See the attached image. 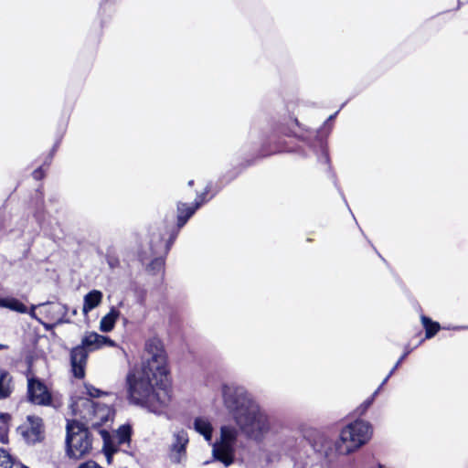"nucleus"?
<instances>
[{"mask_svg": "<svg viewBox=\"0 0 468 468\" xmlns=\"http://www.w3.org/2000/svg\"><path fill=\"white\" fill-rule=\"evenodd\" d=\"M145 361L142 367L133 369L126 377L130 403L161 415L171 402V389L166 382L167 356L162 341L156 337L146 341Z\"/></svg>", "mask_w": 468, "mask_h": 468, "instance_id": "obj_1", "label": "nucleus"}, {"mask_svg": "<svg viewBox=\"0 0 468 468\" xmlns=\"http://www.w3.org/2000/svg\"><path fill=\"white\" fill-rule=\"evenodd\" d=\"M222 396L225 406L247 437L261 441L275 431L276 420L261 409L244 388L223 385Z\"/></svg>", "mask_w": 468, "mask_h": 468, "instance_id": "obj_2", "label": "nucleus"}, {"mask_svg": "<svg viewBox=\"0 0 468 468\" xmlns=\"http://www.w3.org/2000/svg\"><path fill=\"white\" fill-rule=\"evenodd\" d=\"M116 346V343L108 336L99 335L96 332H86L81 344L71 350L70 361L73 375L82 378L85 375V366L88 353L102 348L103 346Z\"/></svg>", "mask_w": 468, "mask_h": 468, "instance_id": "obj_3", "label": "nucleus"}, {"mask_svg": "<svg viewBox=\"0 0 468 468\" xmlns=\"http://www.w3.org/2000/svg\"><path fill=\"white\" fill-rule=\"evenodd\" d=\"M372 436L371 425L364 420H356L344 427L336 441L340 454H349L366 444Z\"/></svg>", "mask_w": 468, "mask_h": 468, "instance_id": "obj_4", "label": "nucleus"}, {"mask_svg": "<svg viewBox=\"0 0 468 468\" xmlns=\"http://www.w3.org/2000/svg\"><path fill=\"white\" fill-rule=\"evenodd\" d=\"M92 440L83 422L78 420H68L66 453L69 458L79 460L90 453Z\"/></svg>", "mask_w": 468, "mask_h": 468, "instance_id": "obj_5", "label": "nucleus"}, {"mask_svg": "<svg viewBox=\"0 0 468 468\" xmlns=\"http://www.w3.org/2000/svg\"><path fill=\"white\" fill-rule=\"evenodd\" d=\"M238 436L235 427L224 425L220 429V439L212 444V453L216 460L229 466L234 460V447Z\"/></svg>", "mask_w": 468, "mask_h": 468, "instance_id": "obj_6", "label": "nucleus"}, {"mask_svg": "<svg viewBox=\"0 0 468 468\" xmlns=\"http://www.w3.org/2000/svg\"><path fill=\"white\" fill-rule=\"evenodd\" d=\"M27 396L30 402L49 406L52 403V395L48 388L38 378L27 374Z\"/></svg>", "mask_w": 468, "mask_h": 468, "instance_id": "obj_7", "label": "nucleus"}, {"mask_svg": "<svg viewBox=\"0 0 468 468\" xmlns=\"http://www.w3.org/2000/svg\"><path fill=\"white\" fill-rule=\"evenodd\" d=\"M188 443L187 432L179 429L174 431L169 447V458L175 463H181L186 457V447Z\"/></svg>", "mask_w": 468, "mask_h": 468, "instance_id": "obj_8", "label": "nucleus"}, {"mask_svg": "<svg viewBox=\"0 0 468 468\" xmlns=\"http://www.w3.org/2000/svg\"><path fill=\"white\" fill-rule=\"evenodd\" d=\"M21 429L22 435L27 443L35 444L42 441L44 437L42 420L38 417L28 416L27 425Z\"/></svg>", "mask_w": 468, "mask_h": 468, "instance_id": "obj_9", "label": "nucleus"}, {"mask_svg": "<svg viewBox=\"0 0 468 468\" xmlns=\"http://www.w3.org/2000/svg\"><path fill=\"white\" fill-rule=\"evenodd\" d=\"M85 422L90 423L91 426H100L110 420L113 415L112 410L106 404L95 402L91 413L86 410Z\"/></svg>", "mask_w": 468, "mask_h": 468, "instance_id": "obj_10", "label": "nucleus"}, {"mask_svg": "<svg viewBox=\"0 0 468 468\" xmlns=\"http://www.w3.org/2000/svg\"><path fill=\"white\" fill-rule=\"evenodd\" d=\"M132 428L128 424L122 425L114 433L112 441L107 442V454L117 451V447L122 444H129L131 440Z\"/></svg>", "mask_w": 468, "mask_h": 468, "instance_id": "obj_11", "label": "nucleus"}, {"mask_svg": "<svg viewBox=\"0 0 468 468\" xmlns=\"http://www.w3.org/2000/svg\"><path fill=\"white\" fill-rule=\"evenodd\" d=\"M95 406V402L89 398L79 397L77 399H73L69 409L71 413L76 418H80L81 420L85 421V411L88 410L91 413L92 409Z\"/></svg>", "mask_w": 468, "mask_h": 468, "instance_id": "obj_12", "label": "nucleus"}, {"mask_svg": "<svg viewBox=\"0 0 468 468\" xmlns=\"http://www.w3.org/2000/svg\"><path fill=\"white\" fill-rule=\"evenodd\" d=\"M204 202L203 196H198L195 201L194 207H190L187 204L181 203L177 206V224L178 227H183L188 218L195 213V211Z\"/></svg>", "mask_w": 468, "mask_h": 468, "instance_id": "obj_13", "label": "nucleus"}, {"mask_svg": "<svg viewBox=\"0 0 468 468\" xmlns=\"http://www.w3.org/2000/svg\"><path fill=\"white\" fill-rule=\"evenodd\" d=\"M194 429L197 432L201 434L209 443L212 440V424L206 417H197L194 420Z\"/></svg>", "mask_w": 468, "mask_h": 468, "instance_id": "obj_14", "label": "nucleus"}, {"mask_svg": "<svg viewBox=\"0 0 468 468\" xmlns=\"http://www.w3.org/2000/svg\"><path fill=\"white\" fill-rule=\"evenodd\" d=\"M39 308L40 313L52 321H60L61 315L65 313V306L59 303L39 304Z\"/></svg>", "mask_w": 468, "mask_h": 468, "instance_id": "obj_15", "label": "nucleus"}, {"mask_svg": "<svg viewBox=\"0 0 468 468\" xmlns=\"http://www.w3.org/2000/svg\"><path fill=\"white\" fill-rule=\"evenodd\" d=\"M102 300V292L92 290L84 296L82 312L87 314L89 312L99 306Z\"/></svg>", "mask_w": 468, "mask_h": 468, "instance_id": "obj_16", "label": "nucleus"}, {"mask_svg": "<svg viewBox=\"0 0 468 468\" xmlns=\"http://www.w3.org/2000/svg\"><path fill=\"white\" fill-rule=\"evenodd\" d=\"M119 316L120 312L116 308L112 307L110 312L101 319L99 326L100 330L103 333L111 332L114 328Z\"/></svg>", "mask_w": 468, "mask_h": 468, "instance_id": "obj_17", "label": "nucleus"}, {"mask_svg": "<svg viewBox=\"0 0 468 468\" xmlns=\"http://www.w3.org/2000/svg\"><path fill=\"white\" fill-rule=\"evenodd\" d=\"M12 391V377L6 370L0 369V399L8 398Z\"/></svg>", "mask_w": 468, "mask_h": 468, "instance_id": "obj_18", "label": "nucleus"}, {"mask_svg": "<svg viewBox=\"0 0 468 468\" xmlns=\"http://www.w3.org/2000/svg\"><path fill=\"white\" fill-rule=\"evenodd\" d=\"M11 417L7 413H0V441L8 442V422Z\"/></svg>", "mask_w": 468, "mask_h": 468, "instance_id": "obj_19", "label": "nucleus"}, {"mask_svg": "<svg viewBox=\"0 0 468 468\" xmlns=\"http://www.w3.org/2000/svg\"><path fill=\"white\" fill-rule=\"evenodd\" d=\"M5 308L19 314L27 313V307L15 297H6Z\"/></svg>", "mask_w": 468, "mask_h": 468, "instance_id": "obj_20", "label": "nucleus"}, {"mask_svg": "<svg viewBox=\"0 0 468 468\" xmlns=\"http://www.w3.org/2000/svg\"><path fill=\"white\" fill-rule=\"evenodd\" d=\"M421 322L426 331V338L434 336L440 329V324L438 323L432 322L426 316L421 317Z\"/></svg>", "mask_w": 468, "mask_h": 468, "instance_id": "obj_21", "label": "nucleus"}, {"mask_svg": "<svg viewBox=\"0 0 468 468\" xmlns=\"http://www.w3.org/2000/svg\"><path fill=\"white\" fill-rule=\"evenodd\" d=\"M19 463L14 462L11 455L4 449L0 448V468H18Z\"/></svg>", "mask_w": 468, "mask_h": 468, "instance_id": "obj_22", "label": "nucleus"}, {"mask_svg": "<svg viewBox=\"0 0 468 468\" xmlns=\"http://www.w3.org/2000/svg\"><path fill=\"white\" fill-rule=\"evenodd\" d=\"M164 266H165V260L162 257H158V258H155L154 260H153L149 263L148 268H149V271L153 274H157V273L162 272Z\"/></svg>", "mask_w": 468, "mask_h": 468, "instance_id": "obj_23", "label": "nucleus"}, {"mask_svg": "<svg viewBox=\"0 0 468 468\" xmlns=\"http://www.w3.org/2000/svg\"><path fill=\"white\" fill-rule=\"evenodd\" d=\"M382 388V386L380 385V387L374 392V394L369 398L367 399V400H365L359 410H361V414H363L369 407L370 405L373 403L374 401V399L376 397V395L378 394V390Z\"/></svg>", "mask_w": 468, "mask_h": 468, "instance_id": "obj_24", "label": "nucleus"}, {"mask_svg": "<svg viewBox=\"0 0 468 468\" xmlns=\"http://www.w3.org/2000/svg\"><path fill=\"white\" fill-rule=\"evenodd\" d=\"M85 389H86L87 395L90 398H97L102 394V392L100 389H98L90 385H85Z\"/></svg>", "mask_w": 468, "mask_h": 468, "instance_id": "obj_25", "label": "nucleus"}, {"mask_svg": "<svg viewBox=\"0 0 468 468\" xmlns=\"http://www.w3.org/2000/svg\"><path fill=\"white\" fill-rule=\"evenodd\" d=\"M409 352H405L401 357L399 359V361L396 363L394 367L390 370L389 374L386 377V378L381 383V386L385 385V383L388 381V379L390 378V376L395 372V370L398 368V367L400 365V363L405 359V357L408 356Z\"/></svg>", "mask_w": 468, "mask_h": 468, "instance_id": "obj_26", "label": "nucleus"}, {"mask_svg": "<svg viewBox=\"0 0 468 468\" xmlns=\"http://www.w3.org/2000/svg\"><path fill=\"white\" fill-rule=\"evenodd\" d=\"M77 468H103L93 460H89L79 464Z\"/></svg>", "mask_w": 468, "mask_h": 468, "instance_id": "obj_27", "label": "nucleus"}, {"mask_svg": "<svg viewBox=\"0 0 468 468\" xmlns=\"http://www.w3.org/2000/svg\"><path fill=\"white\" fill-rule=\"evenodd\" d=\"M37 308H39V305H32V306H31V308H30V310H29V311L27 310V314H28L30 315V317H31V318L36 319V320H37L38 322L42 323V322L40 321V319H39V318L37 317V313H36V309H37Z\"/></svg>", "mask_w": 468, "mask_h": 468, "instance_id": "obj_28", "label": "nucleus"}, {"mask_svg": "<svg viewBox=\"0 0 468 468\" xmlns=\"http://www.w3.org/2000/svg\"><path fill=\"white\" fill-rule=\"evenodd\" d=\"M44 176V172L41 168L36 169L33 172V177L37 180L41 179Z\"/></svg>", "mask_w": 468, "mask_h": 468, "instance_id": "obj_29", "label": "nucleus"}, {"mask_svg": "<svg viewBox=\"0 0 468 468\" xmlns=\"http://www.w3.org/2000/svg\"><path fill=\"white\" fill-rule=\"evenodd\" d=\"M5 303H6V297H5V298L0 297V307L5 308Z\"/></svg>", "mask_w": 468, "mask_h": 468, "instance_id": "obj_30", "label": "nucleus"}, {"mask_svg": "<svg viewBox=\"0 0 468 468\" xmlns=\"http://www.w3.org/2000/svg\"><path fill=\"white\" fill-rule=\"evenodd\" d=\"M378 468H389V467H387V466L382 465V464H378Z\"/></svg>", "mask_w": 468, "mask_h": 468, "instance_id": "obj_31", "label": "nucleus"}, {"mask_svg": "<svg viewBox=\"0 0 468 468\" xmlns=\"http://www.w3.org/2000/svg\"><path fill=\"white\" fill-rule=\"evenodd\" d=\"M334 117H335V115H331V116L328 118V121L334 120Z\"/></svg>", "mask_w": 468, "mask_h": 468, "instance_id": "obj_32", "label": "nucleus"}, {"mask_svg": "<svg viewBox=\"0 0 468 468\" xmlns=\"http://www.w3.org/2000/svg\"><path fill=\"white\" fill-rule=\"evenodd\" d=\"M18 468H28V467L24 466V465H22V464H20V463H19V467H18Z\"/></svg>", "mask_w": 468, "mask_h": 468, "instance_id": "obj_33", "label": "nucleus"}, {"mask_svg": "<svg viewBox=\"0 0 468 468\" xmlns=\"http://www.w3.org/2000/svg\"><path fill=\"white\" fill-rule=\"evenodd\" d=\"M106 434H107V432H103V439H104L105 441H106V436H105Z\"/></svg>", "mask_w": 468, "mask_h": 468, "instance_id": "obj_34", "label": "nucleus"}, {"mask_svg": "<svg viewBox=\"0 0 468 468\" xmlns=\"http://www.w3.org/2000/svg\"><path fill=\"white\" fill-rule=\"evenodd\" d=\"M188 185H189V186H192V185H193V181H192V180H191V181H189V182H188Z\"/></svg>", "mask_w": 468, "mask_h": 468, "instance_id": "obj_35", "label": "nucleus"}]
</instances>
